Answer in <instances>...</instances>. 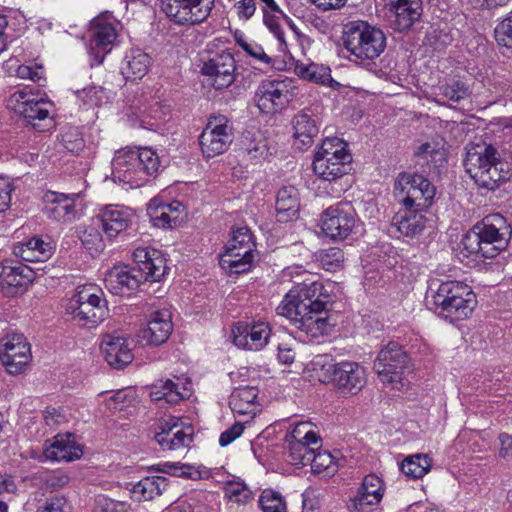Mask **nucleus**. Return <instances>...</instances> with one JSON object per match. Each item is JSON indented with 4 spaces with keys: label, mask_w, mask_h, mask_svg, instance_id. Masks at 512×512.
<instances>
[{
    "label": "nucleus",
    "mask_w": 512,
    "mask_h": 512,
    "mask_svg": "<svg viewBox=\"0 0 512 512\" xmlns=\"http://www.w3.org/2000/svg\"><path fill=\"white\" fill-rule=\"evenodd\" d=\"M330 295L322 283H299L293 286L277 307V313L288 318L298 330L317 338L328 333Z\"/></svg>",
    "instance_id": "obj_1"
},
{
    "label": "nucleus",
    "mask_w": 512,
    "mask_h": 512,
    "mask_svg": "<svg viewBox=\"0 0 512 512\" xmlns=\"http://www.w3.org/2000/svg\"><path fill=\"white\" fill-rule=\"evenodd\" d=\"M511 228L507 220L500 214H490L476 224L463 238L464 249L470 254L493 258L506 249Z\"/></svg>",
    "instance_id": "obj_2"
},
{
    "label": "nucleus",
    "mask_w": 512,
    "mask_h": 512,
    "mask_svg": "<svg viewBox=\"0 0 512 512\" xmlns=\"http://www.w3.org/2000/svg\"><path fill=\"white\" fill-rule=\"evenodd\" d=\"M427 301L438 316L453 324L467 319L477 303L470 286L458 281L441 283Z\"/></svg>",
    "instance_id": "obj_3"
},
{
    "label": "nucleus",
    "mask_w": 512,
    "mask_h": 512,
    "mask_svg": "<svg viewBox=\"0 0 512 512\" xmlns=\"http://www.w3.org/2000/svg\"><path fill=\"white\" fill-rule=\"evenodd\" d=\"M466 172L481 188L496 189L509 178L507 163L500 160L495 147L487 144L471 145L464 160Z\"/></svg>",
    "instance_id": "obj_4"
},
{
    "label": "nucleus",
    "mask_w": 512,
    "mask_h": 512,
    "mask_svg": "<svg viewBox=\"0 0 512 512\" xmlns=\"http://www.w3.org/2000/svg\"><path fill=\"white\" fill-rule=\"evenodd\" d=\"M312 369L317 373L319 381L332 382L344 395L357 394L367 382L366 370L357 362L332 363L328 358L316 357L312 361Z\"/></svg>",
    "instance_id": "obj_5"
},
{
    "label": "nucleus",
    "mask_w": 512,
    "mask_h": 512,
    "mask_svg": "<svg viewBox=\"0 0 512 512\" xmlns=\"http://www.w3.org/2000/svg\"><path fill=\"white\" fill-rule=\"evenodd\" d=\"M344 46L351 60L362 63L374 60L385 50L386 37L383 31L365 21H352L345 26Z\"/></svg>",
    "instance_id": "obj_6"
},
{
    "label": "nucleus",
    "mask_w": 512,
    "mask_h": 512,
    "mask_svg": "<svg viewBox=\"0 0 512 512\" xmlns=\"http://www.w3.org/2000/svg\"><path fill=\"white\" fill-rule=\"evenodd\" d=\"M103 292L93 285H85L68 300L66 313L80 326L94 328L108 317L107 301Z\"/></svg>",
    "instance_id": "obj_7"
},
{
    "label": "nucleus",
    "mask_w": 512,
    "mask_h": 512,
    "mask_svg": "<svg viewBox=\"0 0 512 512\" xmlns=\"http://www.w3.org/2000/svg\"><path fill=\"white\" fill-rule=\"evenodd\" d=\"M351 159L347 144L342 139L326 138L315 152L313 171L325 181H334L347 173V165Z\"/></svg>",
    "instance_id": "obj_8"
},
{
    "label": "nucleus",
    "mask_w": 512,
    "mask_h": 512,
    "mask_svg": "<svg viewBox=\"0 0 512 512\" xmlns=\"http://www.w3.org/2000/svg\"><path fill=\"white\" fill-rule=\"evenodd\" d=\"M395 197L402 206L428 209L435 197V187L419 174L400 173L394 184Z\"/></svg>",
    "instance_id": "obj_9"
},
{
    "label": "nucleus",
    "mask_w": 512,
    "mask_h": 512,
    "mask_svg": "<svg viewBox=\"0 0 512 512\" xmlns=\"http://www.w3.org/2000/svg\"><path fill=\"white\" fill-rule=\"evenodd\" d=\"M409 363V356L403 348L390 342L379 351L374 369L383 384L399 390L404 386V375L409 370Z\"/></svg>",
    "instance_id": "obj_10"
},
{
    "label": "nucleus",
    "mask_w": 512,
    "mask_h": 512,
    "mask_svg": "<svg viewBox=\"0 0 512 512\" xmlns=\"http://www.w3.org/2000/svg\"><path fill=\"white\" fill-rule=\"evenodd\" d=\"M118 23L111 15H101L91 21L88 53L91 65H99L111 51L118 37Z\"/></svg>",
    "instance_id": "obj_11"
},
{
    "label": "nucleus",
    "mask_w": 512,
    "mask_h": 512,
    "mask_svg": "<svg viewBox=\"0 0 512 512\" xmlns=\"http://www.w3.org/2000/svg\"><path fill=\"white\" fill-rule=\"evenodd\" d=\"M321 228L333 240L347 239L356 229V214L352 205L339 202L328 207L322 214Z\"/></svg>",
    "instance_id": "obj_12"
},
{
    "label": "nucleus",
    "mask_w": 512,
    "mask_h": 512,
    "mask_svg": "<svg viewBox=\"0 0 512 512\" xmlns=\"http://www.w3.org/2000/svg\"><path fill=\"white\" fill-rule=\"evenodd\" d=\"M8 106L16 113L22 115L35 129L42 131L47 127L46 124H37L36 120H48L51 123L50 113L52 104L43 98H38L31 92L25 90L14 92L8 100Z\"/></svg>",
    "instance_id": "obj_13"
},
{
    "label": "nucleus",
    "mask_w": 512,
    "mask_h": 512,
    "mask_svg": "<svg viewBox=\"0 0 512 512\" xmlns=\"http://www.w3.org/2000/svg\"><path fill=\"white\" fill-rule=\"evenodd\" d=\"M162 11L174 22L194 25L210 14L214 0H160Z\"/></svg>",
    "instance_id": "obj_14"
},
{
    "label": "nucleus",
    "mask_w": 512,
    "mask_h": 512,
    "mask_svg": "<svg viewBox=\"0 0 512 512\" xmlns=\"http://www.w3.org/2000/svg\"><path fill=\"white\" fill-rule=\"evenodd\" d=\"M232 142V128L224 116L209 120L200 135L202 153L210 158L222 154Z\"/></svg>",
    "instance_id": "obj_15"
},
{
    "label": "nucleus",
    "mask_w": 512,
    "mask_h": 512,
    "mask_svg": "<svg viewBox=\"0 0 512 512\" xmlns=\"http://www.w3.org/2000/svg\"><path fill=\"white\" fill-rule=\"evenodd\" d=\"M3 350L0 357L10 374L22 373L30 363L32 355L30 344L23 334L11 333L3 339Z\"/></svg>",
    "instance_id": "obj_16"
},
{
    "label": "nucleus",
    "mask_w": 512,
    "mask_h": 512,
    "mask_svg": "<svg viewBox=\"0 0 512 512\" xmlns=\"http://www.w3.org/2000/svg\"><path fill=\"white\" fill-rule=\"evenodd\" d=\"M235 70L234 57L228 52H222L205 62L201 73L208 85L221 90L228 88L234 82Z\"/></svg>",
    "instance_id": "obj_17"
},
{
    "label": "nucleus",
    "mask_w": 512,
    "mask_h": 512,
    "mask_svg": "<svg viewBox=\"0 0 512 512\" xmlns=\"http://www.w3.org/2000/svg\"><path fill=\"white\" fill-rule=\"evenodd\" d=\"M173 331L169 310L162 309L151 313L149 320L137 333V341L142 346H158L165 343Z\"/></svg>",
    "instance_id": "obj_18"
},
{
    "label": "nucleus",
    "mask_w": 512,
    "mask_h": 512,
    "mask_svg": "<svg viewBox=\"0 0 512 512\" xmlns=\"http://www.w3.org/2000/svg\"><path fill=\"white\" fill-rule=\"evenodd\" d=\"M111 164L112 178L115 182L128 185L130 188H138L146 183L144 172L130 149L117 151Z\"/></svg>",
    "instance_id": "obj_19"
},
{
    "label": "nucleus",
    "mask_w": 512,
    "mask_h": 512,
    "mask_svg": "<svg viewBox=\"0 0 512 512\" xmlns=\"http://www.w3.org/2000/svg\"><path fill=\"white\" fill-rule=\"evenodd\" d=\"M78 193H59L47 191L44 194L45 212L47 215L58 222L71 223L80 216L77 201Z\"/></svg>",
    "instance_id": "obj_20"
},
{
    "label": "nucleus",
    "mask_w": 512,
    "mask_h": 512,
    "mask_svg": "<svg viewBox=\"0 0 512 512\" xmlns=\"http://www.w3.org/2000/svg\"><path fill=\"white\" fill-rule=\"evenodd\" d=\"M289 89L284 81H262L255 92L258 108L265 113H274L283 109L289 102Z\"/></svg>",
    "instance_id": "obj_21"
},
{
    "label": "nucleus",
    "mask_w": 512,
    "mask_h": 512,
    "mask_svg": "<svg viewBox=\"0 0 512 512\" xmlns=\"http://www.w3.org/2000/svg\"><path fill=\"white\" fill-rule=\"evenodd\" d=\"M95 219L102 227L106 238L113 240L132 225L134 213L130 208L124 206L108 205L99 212Z\"/></svg>",
    "instance_id": "obj_22"
},
{
    "label": "nucleus",
    "mask_w": 512,
    "mask_h": 512,
    "mask_svg": "<svg viewBox=\"0 0 512 512\" xmlns=\"http://www.w3.org/2000/svg\"><path fill=\"white\" fill-rule=\"evenodd\" d=\"M236 346L258 351L264 348L271 334V328L266 322H256L251 325L238 323L232 329Z\"/></svg>",
    "instance_id": "obj_23"
},
{
    "label": "nucleus",
    "mask_w": 512,
    "mask_h": 512,
    "mask_svg": "<svg viewBox=\"0 0 512 512\" xmlns=\"http://www.w3.org/2000/svg\"><path fill=\"white\" fill-rule=\"evenodd\" d=\"M132 256L135 262L132 268L144 274L147 281H160L166 274V260L159 250L139 246L134 249Z\"/></svg>",
    "instance_id": "obj_24"
},
{
    "label": "nucleus",
    "mask_w": 512,
    "mask_h": 512,
    "mask_svg": "<svg viewBox=\"0 0 512 512\" xmlns=\"http://www.w3.org/2000/svg\"><path fill=\"white\" fill-rule=\"evenodd\" d=\"M384 493L382 480L374 475H367L357 495L351 500L349 505L353 512H373L380 503Z\"/></svg>",
    "instance_id": "obj_25"
},
{
    "label": "nucleus",
    "mask_w": 512,
    "mask_h": 512,
    "mask_svg": "<svg viewBox=\"0 0 512 512\" xmlns=\"http://www.w3.org/2000/svg\"><path fill=\"white\" fill-rule=\"evenodd\" d=\"M138 270L128 266H114L105 276V286L112 294H124L135 290L139 285L147 281Z\"/></svg>",
    "instance_id": "obj_26"
},
{
    "label": "nucleus",
    "mask_w": 512,
    "mask_h": 512,
    "mask_svg": "<svg viewBox=\"0 0 512 512\" xmlns=\"http://www.w3.org/2000/svg\"><path fill=\"white\" fill-rule=\"evenodd\" d=\"M101 350L107 363L116 369L124 368L134 358L127 340L121 335H104Z\"/></svg>",
    "instance_id": "obj_27"
},
{
    "label": "nucleus",
    "mask_w": 512,
    "mask_h": 512,
    "mask_svg": "<svg viewBox=\"0 0 512 512\" xmlns=\"http://www.w3.org/2000/svg\"><path fill=\"white\" fill-rule=\"evenodd\" d=\"M159 430L155 433L154 439L164 451L188 447L193 439L192 429L190 427L184 429L176 422L162 423Z\"/></svg>",
    "instance_id": "obj_28"
},
{
    "label": "nucleus",
    "mask_w": 512,
    "mask_h": 512,
    "mask_svg": "<svg viewBox=\"0 0 512 512\" xmlns=\"http://www.w3.org/2000/svg\"><path fill=\"white\" fill-rule=\"evenodd\" d=\"M183 205L179 201L161 203L158 199H152L147 207L151 222L158 228H172L180 223V215Z\"/></svg>",
    "instance_id": "obj_29"
},
{
    "label": "nucleus",
    "mask_w": 512,
    "mask_h": 512,
    "mask_svg": "<svg viewBox=\"0 0 512 512\" xmlns=\"http://www.w3.org/2000/svg\"><path fill=\"white\" fill-rule=\"evenodd\" d=\"M190 393L187 383H183L179 378H177V382L166 379L158 380L152 385L150 397L154 402L165 401L174 405L189 397Z\"/></svg>",
    "instance_id": "obj_30"
},
{
    "label": "nucleus",
    "mask_w": 512,
    "mask_h": 512,
    "mask_svg": "<svg viewBox=\"0 0 512 512\" xmlns=\"http://www.w3.org/2000/svg\"><path fill=\"white\" fill-rule=\"evenodd\" d=\"M422 210L403 206L392 218V225L404 236L415 237L426 227L427 219Z\"/></svg>",
    "instance_id": "obj_31"
},
{
    "label": "nucleus",
    "mask_w": 512,
    "mask_h": 512,
    "mask_svg": "<svg viewBox=\"0 0 512 512\" xmlns=\"http://www.w3.org/2000/svg\"><path fill=\"white\" fill-rule=\"evenodd\" d=\"M82 449L74 441L71 434L56 435L52 443L44 449V456L52 461H73L79 459Z\"/></svg>",
    "instance_id": "obj_32"
},
{
    "label": "nucleus",
    "mask_w": 512,
    "mask_h": 512,
    "mask_svg": "<svg viewBox=\"0 0 512 512\" xmlns=\"http://www.w3.org/2000/svg\"><path fill=\"white\" fill-rule=\"evenodd\" d=\"M276 218L279 222H289L297 218L300 210V194L294 186H283L276 196Z\"/></svg>",
    "instance_id": "obj_33"
},
{
    "label": "nucleus",
    "mask_w": 512,
    "mask_h": 512,
    "mask_svg": "<svg viewBox=\"0 0 512 512\" xmlns=\"http://www.w3.org/2000/svg\"><path fill=\"white\" fill-rule=\"evenodd\" d=\"M34 280L33 270L24 265L6 261L0 263V285L2 287H11L24 289Z\"/></svg>",
    "instance_id": "obj_34"
},
{
    "label": "nucleus",
    "mask_w": 512,
    "mask_h": 512,
    "mask_svg": "<svg viewBox=\"0 0 512 512\" xmlns=\"http://www.w3.org/2000/svg\"><path fill=\"white\" fill-rule=\"evenodd\" d=\"M246 249L228 244L225 252L220 257V266L229 273L240 274L247 272L252 265L253 252H245Z\"/></svg>",
    "instance_id": "obj_35"
},
{
    "label": "nucleus",
    "mask_w": 512,
    "mask_h": 512,
    "mask_svg": "<svg viewBox=\"0 0 512 512\" xmlns=\"http://www.w3.org/2000/svg\"><path fill=\"white\" fill-rule=\"evenodd\" d=\"M258 389L254 386L235 388L229 399V406L239 415H255L258 411Z\"/></svg>",
    "instance_id": "obj_36"
},
{
    "label": "nucleus",
    "mask_w": 512,
    "mask_h": 512,
    "mask_svg": "<svg viewBox=\"0 0 512 512\" xmlns=\"http://www.w3.org/2000/svg\"><path fill=\"white\" fill-rule=\"evenodd\" d=\"M13 253L26 262H43L51 257L53 247L39 238H31L14 246Z\"/></svg>",
    "instance_id": "obj_37"
},
{
    "label": "nucleus",
    "mask_w": 512,
    "mask_h": 512,
    "mask_svg": "<svg viewBox=\"0 0 512 512\" xmlns=\"http://www.w3.org/2000/svg\"><path fill=\"white\" fill-rule=\"evenodd\" d=\"M168 485L167 478L162 476L145 477L130 489L131 498L135 501H149L160 496Z\"/></svg>",
    "instance_id": "obj_38"
},
{
    "label": "nucleus",
    "mask_w": 512,
    "mask_h": 512,
    "mask_svg": "<svg viewBox=\"0 0 512 512\" xmlns=\"http://www.w3.org/2000/svg\"><path fill=\"white\" fill-rule=\"evenodd\" d=\"M294 138L302 146H310L318 135L319 128L313 115L306 110L297 113L293 120Z\"/></svg>",
    "instance_id": "obj_39"
},
{
    "label": "nucleus",
    "mask_w": 512,
    "mask_h": 512,
    "mask_svg": "<svg viewBox=\"0 0 512 512\" xmlns=\"http://www.w3.org/2000/svg\"><path fill=\"white\" fill-rule=\"evenodd\" d=\"M417 164L421 166L441 167L446 162L444 145L437 140L419 144L414 150Z\"/></svg>",
    "instance_id": "obj_40"
},
{
    "label": "nucleus",
    "mask_w": 512,
    "mask_h": 512,
    "mask_svg": "<svg viewBox=\"0 0 512 512\" xmlns=\"http://www.w3.org/2000/svg\"><path fill=\"white\" fill-rule=\"evenodd\" d=\"M240 149L251 160L264 159L268 153V142L260 130H247L242 133Z\"/></svg>",
    "instance_id": "obj_41"
},
{
    "label": "nucleus",
    "mask_w": 512,
    "mask_h": 512,
    "mask_svg": "<svg viewBox=\"0 0 512 512\" xmlns=\"http://www.w3.org/2000/svg\"><path fill=\"white\" fill-rule=\"evenodd\" d=\"M100 227L97 220L93 219L91 223L80 225L77 228V237L92 256L98 255L105 248L103 235L99 231Z\"/></svg>",
    "instance_id": "obj_42"
},
{
    "label": "nucleus",
    "mask_w": 512,
    "mask_h": 512,
    "mask_svg": "<svg viewBox=\"0 0 512 512\" xmlns=\"http://www.w3.org/2000/svg\"><path fill=\"white\" fill-rule=\"evenodd\" d=\"M149 65L150 57L148 54L141 50H132L126 54L121 71L126 79L135 81L146 75Z\"/></svg>",
    "instance_id": "obj_43"
},
{
    "label": "nucleus",
    "mask_w": 512,
    "mask_h": 512,
    "mask_svg": "<svg viewBox=\"0 0 512 512\" xmlns=\"http://www.w3.org/2000/svg\"><path fill=\"white\" fill-rule=\"evenodd\" d=\"M134 157L139 163L140 169L144 172V179L146 183L155 178L162 170L161 156L156 150L151 147H142L137 149H130Z\"/></svg>",
    "instance_id": "obj_44"
},
{
    "label": "nucleus",
    "mask_w": 512,
    "mask_h": 512,
    "mask_svg": "<svg viewBox=\"0 0 512 512\" xmlns=\"http://www.w3.org/2000/svg\"><path fill=\"white\" fill-rule=\"evenodd\" d=\"M289 459L295 466L309 465L315 452L321 447L320 443H308V441L287 442Z\"/></svg>",
    "instance_id": "obj_45"
},
{
    "label": "nucleus",
    "mask_w": 512,
    "mask_h": 512,
    "mask_svg": "<svg viewBox=\"0 0 512 512\" xmlns=\"http://www.w3.org/2000/svg\"><path fill=\"white\" fill-rule=\"evenodd\" d=\"M431 468V459L426 454L406 457L401 463V471L411 478L423 477Z\"/></svg>",
    "instance_id": "obj_46"
},
{
    "label": "nucleus",
    "mask_w": 512,
    "mask_h": 512,
    "mask_svg": "<svg viewBox=\"0 0 512 512\" xmlns=\"http://www.w3.org/2000/svg\"><path fill=\"white\" fill-rule=\"evenodd\" d=\"M75 94L87 109L101 106L109 100L108 92L99 86H88L81 90H76Z\"/></svg>",
    "instance_id": "obj_47"
},
{
    "label": "nucleus",
    "mask_w": 512,
    "mask_h": 512,
    "mask_svg": "<svg viewBox=\"0 0 512 512\" xmlns=\"http://www.w3.org/2000/svg\"><path fill=\"white\" fill-rule=\"evenodd\" d=\"M308 441V443H320L321 438L316 431V427L309 421H303L295 424L289 434L286 436V442Z\"/></svg>",
    "instance_id": "obj_48"
},
{
    "label": "nucleus",
    "mask_w": 512,
    "mask_h": 512,
    "mask_svg": "<svg viewBox=\"0 0 512 512\" xmlns=\"http://www.w3.org/2000/svg\"><path fill=\"white\" fill-rule=\"evenodd\" d=\"M317 260L323 269L329 272H335L343 267L345 256L340 248L331 247L319 251Z\"/></svg>",
    "instance_id": "obj_49"
},
{
    "label": "nucleus",
    "mask_w": 512,
    "mask_h": 512,
    "mask_svg": "<svg viewBox=\"0 0 512 512\" xmlns=\"http://www.w3.org/2000/svg\"><path fill=\"white\" fill-rule=\"evenodd\" d=\"M441 95L446 99L459 102L469 96V87L459 79L451 78L445 80L439 86Z\"/></svg>",
    "instance_id": "obj_50"
},
{
    "label": "nucleus",
    "mask_w": 512,
    "mask_h": 512,
    "mask_svg": "<svg viewBox=\"0 0 512 512\" xmlns=\"http://www.w3.org/2000/svg\"><path fill=\"white\" fill-rule=\"evenodd\" d=\"M297 69L303 79L311 82L326 84L332 80L330 68L323 65L311 63L306 66H299Z\"/></svg>",
    "instance_id": "obj_51"
},
{
    "label": "nucleus",
    "mask_w": 512,
    "mask_h": 512,
    "mask_svg": "<svg viewBox=\"0 0 512 512\" xmlns=\"http://www.w3.org/2000/svg\"><path fill=\"white\" fill-rule=\"evenodd\" d=\"M263 512H286V504L279 492L271 489L264 490L259 499Z\"/></svg>",
    "instance_id": "obj_52"
},
{
    "label": "nucleus",
    "mask_w": 512,
    "mask_h": 512,
    "mask_svg": "<svg viewBox=\"0 0 512 512\" xmlns=\"http://www.w3.org/2000/svg\"><path fill=\"white\" fill-rule=\"evenodd\" d=\"M314 473L326 472L327 475H332L336 471L334 457L328 451H316L309 463Z\"/></svg>",
    "instance_id": "obj_53"
},
{
    "label": "nucleus",
    "mask_w": 512,
    "mask_h": 512,
    "mask_svg": "<svg viewBox=\"0 0 512 512\" xmlns=\"http://www.w3.org/2000/svg\"><path fill=\"white\" fill-rule=\"evenodd\" d=\"M494 34L498 45L512 48V11L495 27Z\"/></svg>",
    "instance_id": "obj_54"
},
{
    "label": "nucleus",
    "mask_w": 512,
    "mask_h": 512,
    "mask_svg": "<svg viewBox=\"0 0 512 512\" xmlns=\"http://www.w3.org/2000/svg\"><path fill=\"white\" fill-rule=\"evenodd\" d=\"M228 244L240 246V248L246 249V253L254 252L256 247L251 231L246 226L239 227L236 230H234L232 238Z\"/></svg>",
    "instance_id": "obj_55"
},
{
    "label": "nucleus",
    "mask_w": 512,
    "mask_h": 512,
    "mask_svg": "<svg viewBox=\"0 0 512 512\" xmlns=\"http://www.w3.org/2000/svg\"><path fill=\"white\" fill-rule=\"evenodd\" d=\"M225 495L231 502L246 503L252 493L244 483L232 482L226 485Z\"/></svg>",
    "instance_id": "obj_56"
},
{
    "label": "nucleus",
    "mask_w": 512,
    "mask_h": 512,
    "mask_svg": "<svg viewBox=\"0 0 512 512\" xmlns=\"http://www.w3.org/2000/svg\"><path fill=\"white\" fill-rule=\"evenodd\" d=\"M153 469H155L158 472L170 474L172 476L177 477H191L192 474V467L187 464H182L180 462H162L155 466H153Z\"/></svg>",
    "instance_id": "obj_57"
},
{
    "label": "nucleus",
    "mask_w": 512,
    "mask_h": 512,
    "mask_svg": "<svg viewBox=\"0 0 512 512\" xmlns=\"http://www.w3.org/2000/svg\"><path fill=\"white\" fill-rule=\"evenodd\" d=\"M62 142L64 147L72 153H79L85 146L84 139L77 129H70L63 133Z\"/></svg>",
    "instance_id": "obj_58"
},
{
    "label": "nucleus",
    "mask_w": 512,
    "mask_h": 512,
    "mask_svg": "<svg viewBox=\"0 0 512 512\" xmlns=\"http://www.w3.org/2000/svg\"><path fill=\"white\" fill-rule=\"evenodd\" d=\"M72 508L62 496L51 497L46 500L38 512H71Z\"/></svg>",
    "instance_id": "obj_59"
},
{
    "label": "nucleus",
    "mask_w": 512,
    "mask_h": 512,
    "mask_svg": "<svg viewBox=\"0 0 512 512\" xmlns=\"http://www.w3.org/2000/svg\"><path fill=\"white\" fill-rule=\"evenodd\" d=\"M12 190L13 186L10 178L0 176V213L4 212L9 207Z\"/></svg>",
    "instance_id": "obj_60"
},
{
    "label": "nucleus",
    "mask_w": 512,
    "mask_h": 512,
    "mask_svg": "<svg viewBox=\"0 0 512 512\" xmlns=\"http://www.w3.org/2000/svg\"><path fill=\"white\" fill-rule=\"evenodd\" d=\"M244 431V424L240 422L234 423L230 428L225 430L220 434L219 444L222 447H225L236 440L238 437L242 435Z\"/></svg>",
    "instance_id": "obj_61"
},
{
    "label": "nucleus",
    "mask_w": 512,
    "mask_h": 512,
    "mask_svg": "<svg viewBox=\"0 0 512 512\" xmlns=\"http://www.w3.org/2000/svg\"><path fill=\"white\" fill-rule=\"evenodd\" d=\"M16 74L21 79H30L34 82H39L43 78V71L41 67L33 68L28 65H20Z\"/></svg>",
    "instance_id": "obj_62"
},
{
    "label": "nucleus",
    "mask_w": 512,
    "mask_h": 512,
    "mask_svg": "<svg viewBox=\"0 0 512 512\" xmlns=\"http://www.w3.org/2000/svg\"><path fill=\"white\" fill-rule=\"evenodd\" d=\"M244 46L243 50L251 57L265 64L271 63V58L265 53L264 49L259 44L250 42L248 45Z\"/></svg>",
    "instance_id": "obj_63"
},
{
    "label": "nucleus",
    "mask_w": 512,
    "mask_h": 512,
    "mask_svg": "<svg viewBox=\"0 0 512 512\" xmlns=\"http://www.w3.org/2000/svg\"><path fill=\"white\" fill-rule=\"evenodd\" d=\"M500 443L499 456L501 458L512 457V436L507 433H501L498 436Z\"/></svg>",
    "instance_id": "obj_64"
}]
</instances>
